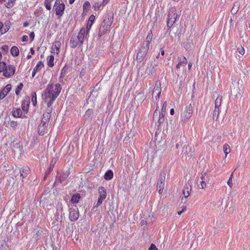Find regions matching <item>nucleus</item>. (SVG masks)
I'll return each instance as SVG.
<instances>
[{"instance_id":"nucleus-1","label":"nucleus","mask_w":250,"mask_h":250,"mask_svg":"<svg viewBox=\"0 0 250 250\" xmlns=\"http://www.w3.org/2000/svg\"><path fill=\"white\" fill-rule=\"evenodd\" d=\"M50 111V110L49 109L47 113L43 114L41 123L38 126V133L41 135H43L45 133H47L46 128L50 118L49 115Z\"/></svg>"},{"instance_id":"nucleus-2","label":"nucleus","mask_w":250,"mask_h":250,"mask_svg":"<svg viewBox=\"0 0 250 250\" xmlns=\"http://www.w3.org/2000/svg\"><path fill=\"white\" fill-rule=\"evenodd\" d=\"M178 15L175 9L170 10L167 17V25L168 27H171L176 21Z\"/></svg>"},{"instance_id":"nucleus-3","label":"nucleus","mask_w":250,"mask_h":250,"mask_svg":"<svg viewBox=\"0 0 250 250\" xmlns=\"http://www.w3.org/2000/svg\"><path fill=\"white\" fill-rule=\"evenodd\" d=\"M148 48L149 47L147 45H145L144 44L140 48L136 56V59L139 62L141 63L143 61Z\"/></svg>"},{"instance_id":"nucleus-4","label":"nucleus","mask_w":250,"mask_h":250,"mask_svg":"<svg viewBox=\"0 0 250 250\" xmlns=\"http://www.w3.org/2000/svg\"><path fill=\"white\" fill-rule=\"evenodd\" d=\"M65 5L63 3H61L60 0H56L54 5V9L57 15L61 17L64 10Z\"/></svg>"},{"instance_id":"nucleus-5","label":"nucleus","mask_w":250,"mask_h":250,"mask_svg":"<svg viewBox=\"0 0 250 250\" xmlns=\"http://www.w3.org/2000/svg\"><path fill=\"white\" fill-rule=\"evenodd\" d=\"M153 121L158 122V126H160L165 121V115H163V113H160V111L158 109V107H157L153 114Z\"/></svg>"},{"instance_id":"nucleus-6","label":"nucleus","mask_w":250,"mask_h":250,"mask_svg":"<svg viewBox=\"0 0 250 250\" xmlns=\"http://www.w3.org/2000/svg\"><path fill=\"white\" fill-rule=\"evenodd\" d=\"M16 71V67L13 65H6L3 75L5 77H10L13 76Z\"/></svg>"},{"instance_id":"nucleus-7","label":"nucleus","mask_w":250,"mask_h":250,"mask_svg":"<svg viewBox=\"0 0 250 250\" xmlns=\"http://www.w3.org/2000/svg\"><path fill=\"white\" fill-rule=\"evenodd\" d=\"M53 88L54 85L52 83L49 84L47 85L42 95L44 97L45 101H46L48 99H51V98H52V94L53 93Z\"/></svg>"},{"instance_id":"nucleus-8","label":"nucleus","mask_w":250,"mask_h":250,"mask_svg":"<svg viewBox=\"0 0 250 250\" xmlns=\"http://www.w3.org/2000/svg\"><path fill=\"white\" fill-rule=\"evenodd\" d=\"M192 109L193 107L191 104L186 107L182 114V120L187 121L190 118L192 113Z\"/></svg>"},{"instance_id":"nucleus-9","label":"nucleus","mask_w":250,"mask_h":250,"mask_svg":"<svg viewBox=\"0 0 250 250\" xmlns=\"http://www.w3.org/2000/svg\"><path fill=\"white\" fill-rule=\"evenodd\" d=\"M79 217V212L78 208H70L69 218L71 221H77Z\"/></svg>"},{"instance_id":"nucleus-10","label":"nucleus","mask_w":250,"mask_h":250,"mask_svg":"<svg viewBox=\"0 0 250 250\" xmlns=\"http://www.w3.org/2000/svg\"><path fill=\"white\" fill-rule=\"evenodd\" d=\"M161 85L159 81H156L155 84L154 88L152 92V95L156 94V100L158 101L161 93Z\"/></svg>"},{"instance_id":"nucleus-11","label":"nucleus","mask_w":250,"mask_h":250,"mask_svg":"<svg viewBox=\"0 0 250 250\" xmlns=\"http://www.w3.org/2000/svg\"><path fill=\"white\" fill-rule=\"evenodd\" d=\"M110 27V23H106L105 21H104L99 29V35L101 37L104 34H105L107 31L109 29Z\"/></svg>"},{"instance_id":"nucleus-12","label":"nucleus","mask_w":250,"mask_h":250,"mask_svg":"<svg viewBox=\"0 0 250 250\" xmlns=\"http://www.w3.org/2000/svg\"><path fill=\"white\" fill-rule=\"evenodd\" d=\"M88 36V31H86L84 28H81L78 33V36L76 37L81 41V45L83 44L84 38H87Z\"/></svg>"},{"instance_id":"nucleus-13","label":"nucleus","mask_w":250,"mask_h":250,"mask_svg":"<svg viewBox=\"0 0 250 250\" xmlns=\"http://www.w3.org/2000/svg\"><path fill=\"white\" fill-rule=\"evenodd\" d=\"M191 183L188 181V184L186 185L185 188L183 191V194L185 198V200H184V198L183 197L181 199L182 202L184 203L186 202V199L190 195V192L191 190Z\"/></svg>"},{"instance_id":"nucleus-14","label":"nucleus","mask_w":250,"mask_h":250,"mask_svg":"<svg viewBox=\"0 0 250 250\" xmlns=\"http://www.w3.org/2000/svg\"><path fill=\"white\" fill-rule=\"evenodd\" d=\"M157 64L154 62H151L148 65V66L146 69V73H147L148 75H150V76H152L156 72L155 67L157 66Z\"/></svg>"},{"instance_id":"nucleus-15","label":"nucleus","mask_w":250,"mask_h":250,"mask_svg":"<svg viewBox=\"0 0 250 250\" xmlns=\"http://www.w3.org/2000/svg\"><path fill=\"white\" fill-rule=\"evenodd\" d=\"M178 63L176 65V70L178 71L181 67H185L187 64V60L185 57L180 56L178 58Z\"/></svg>"},{"instance_id":"nucleus-16","label":"nucleus","mask_w":250,"mask_h":250,"mask_svg":"<svg viewBox=\"0 0 250 250\" xmlns=\"http://www.w3.org/2000/svg\"><path fill=\"white\" fill-rule=\"evenodd\" d=\"M11 85L7 84L5 87L0 92V99H3L11 89Z\"/></svg>"},{"instance_id":"nucleus-17","label":"nucleus","mask_w":250,"mask_h":250,"mask_svg":"<svg viewBox=\"0 0 250 250\" xmlns=\"http://www.w3.org/2000/svg\"><path fill=\"white\" fill-rule=\"evenodd\" d=\"M68 175L66 173H61L59 174L58 173L56 176V179L55 182V184L58 185L60 183H62V182L64 181L65 179L67 177Z\"/></svg>"},{"instance_id":"nucleus-18","label":"nucleus","mask_w":250,"mask_h":250,"mask_svg":"<svg viewBox=\"0 0 250 250\" xmlns=\"http://www.w3.org/2000/svg\"><path fill=\"white\" fill-rule=\"evenodd\" d=\"M70 46L73 48H76L78 45H81V41L76 36H72L70 39Z\"/></svg>"},{"instance_id":"nucleus-19","label":"nucleus","mask_w":250,"mask_h":250,"mask_svg":"<svg viewBox=\"0 0 250 250\" xmlns=\"http://www.w3.org/2000/svg\"><path fill=\"white\" fill-rule=\"evenodd\" d=\"M56 98H55L53 96H52V98H51V99H48V100H47L46 101H45L46 103H47V108L46 110L45 113H47L48 112V110L50 109V111L49 112L50 117H51V114L52 113V110L51 105Z\"/></svg>"},{"instance_id":"nucleus-20","label":"nucleus","mask_w":250,"mask_h":250,"mask_svg":"<svg viewBox=\"0 0 250 250\" xmlns=\"http://www.w3.org/2000/svg\"><path fill=\"white\" fill-rule=\"evenodd\" d=\"M29 97H27L26 99L24 100L22 102L21 107L23 111L27 112L28 110L29 104Z\"/></svg>"},{"instance_id":"nucleus-21","label":"nucleus","mask_w":250,"mask_h":250,"mask_svg":"<svg viewBox=\"0 0 250 250\" xmlns=\"http://www.w3.org/2000/svg\"><path fill=\"white\" fill-rule=\"evenodd\" d=\"M99 197L102 199H105L106 197V190L103 187H101L99 188Z\"/></svg>"},{"instance_id":"nucleus-22","label":"nucleus","mask_w":250,"mask_h":250,"mask_svg":"<svg viewBox=\"0 0 250 250\" xmlns=\"http://www.w3.org/2000/svg\"><path fill=\"white\" fill-rule=\"evenodd\" d=\"M240 5V2L238 1H236L234 3L233 6L231 10V13L232 15H235L237 13L239 9Z\"/></svg>"},{"instance_id":"nucleus-23","label":"nucleus","mask_w":250,"mask_h":250,"mask_svg":"<svg viewBox=\"0 0 250 250\" xmlns=\"http://www.w3.org/2000/svg\"><path fill=\"white\" fill-rule=\"evenodd\" d=\"M61 89L62 87L61 84L59 83L56 84L55 91L52 94V96L57 98L58 96L59 93H60Z\"/></svg>"},{"instance_id":"nucleus-24","label":"nucleus","mask_w":250,"mask_h":250,"mask_svg":"<svg viewBox=\"0 0 250 250\" xmlns=\"http://www.w3.org/2000/svg\"><path fill=\"white\" fill-rule=\"evenodd\" d=\"M152 36H153V35H152V31H150L147 34V36L146 38V41L145 42H144L143 44H144L145 45H147V46L149 47V43H150V42L152 41Z\"/></svg>"},{"instance_id":"nucleus-25","label":"nucleus","mask_w":250,"mask_h":250,"mask_svg":"<svg viewBox=\"0 0 250 250\" xmlns=\"http://www.w3.org/2000/svg\"><path fill=\"white\" fill-rule=\"evenodd\" d=\"M68 71V67L66 66H64L62 71L61 73L60 74V76L59 77V82H61L62 81L63 77L65 76V75L67 73Z\"/></svg>"},{"instance_id":"nucleus-26","label":"nucleus","mask_w":250,"mask_h":250,"mask_svg":"<svg viewBox=\"0 0 250 250\" xmlns=\"http://www.w3.org/2000/svg\"><path fill=\"white\" fill-rule=\"evenodd\" d=\"M29 169L28 167L20 170V176L22 178L26 177L29 173Z\"/></svg>"},{"instance_id":"nucleus-27","label":"nucleus","mask_w":250,"mask_h":250,"mask_svg":"<svg viewBox=\"0 0 250 250\" xmlns=\"http://www.w3.org/2000/svg\"><path fill=\"white\" fill-rule=\"evenodd\" d=\"M10 51L12 55L14 57H17L19 55V50L17 46L12 47Z\"/></svg>"},{"instance_id":"nucleus-28","label":"nucleus","mask_w":250,"mask_h":250,"mask_svg":"<svg viewBox=\"0 0 250 250\" xmlns=\"http://www.w3.org/2000/svg\"><path fill=\"white\" fill-rule=\"evenodd\" d=\"M113 176V173L111 170H107L104 176V178L106 180H111Z\"/></svg>"},{"instance_id":"nucleus-29","label":"nucleus","mask_w":250,"mask_h":250,"mask_svg":"<svg viewBox=\"0 0 250 250\" xmlns=\"http://www.w3.org/2000/svg\"><path fill=\"white\" fill-rule=\"evenodd\" d=\"M54 57L53 55H50L48 57L47 59V65L50 67H52L54 66Z\"/></svg>"},{"instance_id":"nucleus-30","label":"nucleus","mask_w":250,"mask_h":250,"mask_svg":"<svg viewBox=\"0 0 250 250\" xmlns=\"http://www.w3.org/2000/svg\"><path fill=\"white\" fill-rule=\"evenodd\" d=\"M22 114V112L20 108H16L13 111V115L15 117H21Z\"/></svg>"},{"instance_id":"nucleus-31","label":"nucleus","mask_w":250,"mask_h":250,"mask_svg":"<svg viewBox=\"0 0 250 250\" xmlns=\"http://www.w3.org/2000/svg\"><path fill=\"white\" fill-rule=\"evenodd\" d=\"M11 22L9 21H7L3 23V34L9 30Z\"/></svg>"},{"instance_id":"nucleus-32","label":"nucleus","mask_w":250,"mask_h":250,"mask_svg":"<svg viewBox=\"0 0 250 250\" xmlns=\"http://www.w3.org/2000/svg\"><path fill=\"white\" fill-rule=\"evenodd\" d=\"M222 100V97L221 96H218L215 101V108H219L221 105V102Z\"/></svg>"},{"instance_id":"nucleus-33","label":"nucleus","mask_w":250,"mask_h":250,"mask_svg":"<svg viewBox=\"0 0 250 250\" xmlns=\"http://www.w3.org/2000/svg\"><path fill=\"white\" fill-rule=\"evenodd\" d=\"M81 198V197L80 195V194H75L72 196L71 199V201L73 203H78L79 202Z\"/></svg>"},{"instance_id":"nucleus-34","label":"nucleus","mask_w":250,"mask_h":250,"mask_svg":"<svg viewBox=\"0 0 250 250\" xmlns=\"http://www.w3.org/2000/svg\"><path fill=\"white\" fill-rule=\"evenodd\" d=\"M55 163H56V160L53 159L50 163L48 171L46 172L45 173L44 178H45V177L47 176V175L53 170V168L54 167Z\"/></svg>"},{"instance_id":"nucleus-35","label":"nucleus","mask_w":250,"mask_h":250,"mask_svg":"<svg viewBox=\"0 0 250 250\" xmlns=\"http://www.w3.org/2000/svg\"><path fill=\"white\" fill-rule=\"evenodd\" d=\"M165 183L158 182L157 184V189L158 190L159 194H161L164 188Z\"/></svg>"},{"instance_id":"nucleus-36","label":"nucleus","mask_w":250,"mask_h":250,"mask_svg":"<svg viewBox=\"0 0 250 250\" xmlns=\"http://www.w3.org/2000/svg\"><path fill=\"white\" fill-rule=\"evenodd\" d=\"M44 66V64L43 63H42V62L41 61H40L38 64L36 65V66H35V67L34 68V71H36L37 72L40 71L42 68Z\"/></svg>"},{"instance_id":"nucleus-37","label":"nucleus","mask_w":250,"mask_h":250,"mask_svg":"<svg viewBox=\"0 0 250 250\" xmlns=\"http://www.w3.org/2000/svg\"><path fill=\"white\" fill-rule=\"evenodd\" d=\"M231 93L232 94H234L235 97H237L238 96H240V89L239 88H233L232 89L231 86H230Z\"/></svg>"},{"instance_id":"nucleus-38","label":"nucleus","mask_w":250,"mask_h":250,"mask_svg":"<svg viewBox=\"0 0 250 250\" xmlns=\"http://www.w3.org/2000/svg\"><path fill=\"white\" fill-rule=\"evenodd\" d=\"M223 150L226 156H227V154L230 153V148L229 145L225 144L223 146Z\"/></svg>"},{"instance_id":"nucleus-39","label":"nucleus","mask_w":250,"mask_h":250,"mask_svg":"<svg viewBox=\"0 0 250 250\" xmlns=\"http://www.w3.org/2000/svg\"><path fill=\"white\" fill-rule=\"evenodd\" d=\"M166 178V173L165 172H161L159 175V178L158 182L161 183H165Z\"/></svg>"},{"instance_id":"nucleus-40","label":"nucleus","mask_w":250,"mask_h":250,"mask_svg":"<svg viewBox=\"0 0 250 250\" xmlns=\"http://www.w3.org/2000/svg\"><path fill=\"white\" fill-rule=\"evenodd\" d=\"M191 151V148L188 146H184L182 150L183 154H187Z\"/></svg>"},{"instance_id":"nucleus-41","label":"nucleus","mask_w":250,"mask_h":250,"mask_svg":"<svg viewBox=\"0 0 250 250\" xmlns=\"http://www.w3.org/2000/svg\"><path fill=\"white\" fill-rule=\"evenodd\" d=\"M31 99L33 104L35 106L37 104V95L35 92L32 93Z\"/></svg>"},{"instance_id":"nucleus-42","label":"nucleus","mask_w":250,"mask_h":250,"mask_svg":"<svg viewBox=\"0 0 250 250\" xmlns=\"http://www.w3.org/2000/svg\"><path fill=\"white\" fill-rule=\"evenodd\" d=\"M53 0H45L44 5L46 8L50 10L51 9V3Z\"/></svg>"},{"instance_id":"nucleus-43","label":"nucleus","mask_w":250,"mask_h":250,"mask_svg":"<svg viewBox=\"0 0 250 250\" xmlns=\"http://www.w3.org/2000/svg\"><path fill=\"white\" fill-rule=\"evenodd\" d=\"M23 84L21 83L18 85L17 87L16 88V90H15V93H16V94L17 95H18L20 94L21 90L22 89V88L23 87Z\"/></svg>"},{"instance_id":"nucleus-44","label":"nucleus","mask_w":250,"mask_h":250,"mask_svg":"<svg viewBox=\"0 0 250 250\" xmlns=\"http://www.w3.org/2000/svg\"><path fill=\"white\" fill-rule=\"evenodd\" d=\"M219 113V108L216 109L215 108L214 111H213V119H216V120H217L218 119Z\"/></svg>"},{"instance_id":"nucleus-45","label":"nucleus","mask_w":250,"mask_h":250,"mask_svg":"<svg viewBox=\"0 0 250 250\" xmlns=\"http://www.w3.org/2000/svg\"><path fill=\"white\" fill-rule=\"evenodd\" d=\"M6 65V63L5 62H0V72H3L4 73Z\"/></svg>"},{"instance_id":"nucleus-46","label":"nucleus","mask_w":250,"mask_h":250,"mask_svg":"<svg viewBox=\"0 0 250 250\" xmlns=\"http://www.w3.org/2000/svg\"><path fill=\"white\" fill-rule=\"evenodd\" d=\"M237 51L241 55H243L245 54V49L243 47L240 46L237 49Z\"/></svg>"},{"instance_id":"nucleus-47","label":"nucleus","mask_w":250,"mask_h":250,"mask_svg":"<svg viewBox=\"0 0 250 250\" xmlns=\"http://www.w3.org/2000/svg\"><path fill=\"white\" fill-rule=\"evenodd\" d=\"M166 107H167V103H166V102H165L163 104V105L162 107L161 112H160V113H163V115H165L166 112Z\"/></svg>"},{"instance_id":"nucleus-48","label":"nucleus","mask_w":250,"mask_h":250,"mask_svg":"<svg viewBox=\"0 0 250 250\" xmlns=\"http://www.w3.org/2000/svg\"><path fill=\"white\" fill-rule=\"evenodd\" d=\"M101 6V4L99 2H95L93 5V7L95 10H99Z\"/></svg>"},{"instance_id":"nucleus-49","label":"nucleus","mask_w":250,"mask_h":250,"mask_svg":"<svg viewBox=\"0 0 250 250\" xmlns=\"http://www.w3.org/2000/svg\"><path fill=\"white\" fill-rule=\"evenodd\" d=\"M206 187V183L205 181H201L200 182V185H199V188L201 189H204Z\"/></svg>"},{"instance_id":"nucleus-50","label":"nucleus","mask_w":250,"mask_h":250,"mask_svg":"<svg viewBox=\"0 0 250 250\" xmlns=\"http://www.w3.org/2000/svg\"><path fill=\"white\" fill-rule=\"evenodd\" d=\"M207 175V173L206 172H202L200 174V179L201 181H205L206 180V176Z\"/></svg>"},{"instance_id":"nucleus-51","label":"nucleus","mask_w":250,"mask_h":250,"mask_svg":"<svg viewBox=\"0 0 250 250\" xmlns=\"http://www.w3.org/2000/svg\"><path fill=\"white\" fill-rule=\"evenodd\" d=\"M1 49L4 52H7L9 50V47L7 45H4L1 47Z\"/></svg>"},{"instance_id":"nucleus-52","label":"nucleus","mask_w":250,"mask_h":250,"mask_svg":"<svg viewBox=\"0 0 250 250\" xmlns=\"http://www.w3.org/2000/svg\"><path fill=\"white\" fill-rule=\"evenodd\" d=\"M14 3H12V2L9 1L5 4L6 6L8 8H12L14 6Z\"/></svg>"},{"instance_id":"nucleus-53","label":"nucleus","mask_w":250,"mask_h":250,"mask_svg":"<svg viewBox=\"0 0 250 250\" xmlns=\"http://www.w3.org/2000/svg\"><path fill=\"white\" fill-rule=\"evenodd\" d=\"M103 200H104V199H102L100 197H99L96 207H97L99 206L100 205H101L102 204Z\"/></svg>"},{"instance_id":"nucleus-54","label":"nucleus","mask_w":250,"mask_h":250,"mask_svg":"<svg viewBox=\"0 0 250 250\" xmlns=\"http://www.w3.org/2000/svg\"><path fill=\"white\" fill-rule=\"evenodd\" d=\"M0 34H3V23L0 21Z\"/></svg>"},{"instance_id":"nucleus-55","label":"nucleus","mask_w":250,"mask_h":250,"mask_svg":"<svg viewBox=\"0 0 250 250\" xmlns=\"http://www.w3.org/2000/svg\"><path fill=\"white\" fill-rule=\"evenodd\" d=\"M90 6V3L88 2V1H85L84 2V4H83V8L85 9L86 8H89Z\"/></svg>"},{"instance_id":"nucleus-56","label":"nucleus","mask_w":250,"mask_h":250,"mask_svg":"<svg viewBox=\"0 0 250 250\" xmlns=\"http://www.w3.org/2000/svg\"><path fill=\"white\" fill-rule=\"evenodd\" d=\"M92 25V23H89V22H87V27H86V29H85L86 30V31H88V33H89V30L90 29V28L91 27V26Z\"/></svg>"},{"instance_id":"nucleus-57","label":"nucleus","mask_w":250,"mask_h":250,"mask_svg":"<svg viewBox=\"0 0 250 250\" xmlns=\"http://www.w3.org/2000/svg\"><path fill=\"white\" fill-rule=\"evenodd\" d=\"M227 184L228 185V186L230 188H231L232 186H233V184H232V180H231V178H229L228 182H227Z\"/></svg>"},{"instance_id":"nucleus-58","label":"nucleus","mask_w":250,"mask_h":250,"mask_svg":"<svg viewBox=\"0 0 250 250\" xmlns=\"http://www.w3.org/2000/svg\"><path fill=\"white\" fill-rule=\"evenodd\" d=\"M95 19V16L93 15H92L91 16H90V17H89V19H88V22H91V23H93V21H94Z\"/></svg>"},{"instance_id":"nucleus-59","label":"nucleus","mask_w":250,"mask_h":250,"mask_svg":"<svg viewBox=\"0 0 250 250\" xmlns=\"http://www.w3.org/2000/svg\"><path fill=\"white\" fill-rule=\"evenodd\" d=\"M156 247L155 245L153 244H151L150 247L148 249V250H156Z\"/></svg>"},{"instance_id":"nucleus-60","label":"nucleus","mask_w":250,"mask_h":250,"mask_svg":"<svg viewBox=\"0 0 250 250\" xmlns=\"http://www.w3.org/2000/svg\"><path fill=\"white\" fill-rule=\"evenodd\" d=\"M29 37H30V38L31 40V41H32L34 40V37H35V34H34V33L33 32H32L31 33H30V34L29 35Z\"/></svg>"},{"instance_id":"nucleus-61","label":"nucleus","mask_w":250,"mask_h":250,"mask_svg":"<svg viewBox=\"0 0 250 250\" xmlns=\"http://www.w3.org/2000/svg\"><path fill=\"white\" fill-rule=\"evenodd\" d=\"M28 38L26 35H24L22 37V42H26L28 41Z\"/></svg>"},{"instance_id":"nucleus-62","label":"nucleus","mask_w":250,"mask_h":250,"mask_svg":"<svg viewBox=\"0 0 250 250\" xmlns=\"http://www.w3.org/2000/svg\"><path fill=\"white\" fill-rule=\"evenodd\" d=\"M92 113H93L92 110L89 109L86 110V111L85 112V115H88V114L90 115V114H92Z\"/></svg>"},{"instance_id":"nucleus-63","label":"nucleus","mask_w":250,"mask_h":250,"mask_svg":"<svg viewBox=\"0 0 250 250\" xmlns=\"http://www.w3.org/2000/svg\"><path fill=\"white\" fill-rule=\"evenodd\" d=\"M6 245H1V247H0V250H6Z\"/></svg>"},{"instance_id":"nucleus-64","label":"nucleus","mask_w":250,"mask_h":250,"mask_svg":"<svg viewBox=\"0 0 250 250\" xmlns=\"http://www.w3.org/2000/svg\"><path fill=\"white\" fill-rule=\"evenodd\" d=\"M178 137V136H176V138L175 137H173L172 138V142L173 143L174 142H176L177 141V138Z\"/></svg>"}]
</instances>
